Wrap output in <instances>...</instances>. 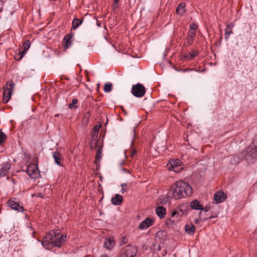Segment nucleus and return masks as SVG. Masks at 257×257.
Returning <instances> with one entry per match:
<instances>
[{
  "mask_svg": "<svg viewBox=\"0 0 257 257\" xmlns=\"http://www.w3.org/2000/svg\"><path fill=\"white\" fill-rule=\"evenodd\" d=\"M170 192L174 198L179 199L191 196L192 188L187 182L180 180L172 185Z\"/></svg>",
  "mask_w": 257,
  "mask_h": 257,
  "instance_id": "nucleus-1",
  "label": "nucleus"
},
{
  "mask_svg": "<svg viewBox=\"0 0 257 257\" xmlns=\"http://www.w3.org/2000/svg\"><path fill=\"white\" fill-rule=\"evenodd\" d=\"M66 238V235L62 234L60 236V230H52L46 235L41 243L46 247L50 244L59 247L65 241Z\"/></svg>",
  "mask_w": 257,
  "mask_h": 257,
  "instance_id": "nucleus-2",
  "label": "nucleus"
},
{
  "mask_svg": "<svg viewBox=\"0 0 257 257\" xmlns=\"http://www.w3.org/2000/svg\"><path fill=\"white\" fill-rule=\"evenodd\" d=\"M245 159L249 163H253L257 159V145L254 141L245 149Z\"/></svg>",
  "mask_w": 257,
  "mask_h": 257,
  "instance_id": "nucleus-3",
  "label": "nucleus"
},
{
  "mask_svg": "<svg viewBox=\"0 0 257 257\" xmlns=\"http://www.w3.org/2000/svg\"><path fill=\"white\" fill-rule=\"evenodd\" d=\"M137 248L132 245H127L121 250L118 257H135L137 254Z\"/></svg>",
  "mask_w": 257,
  "mask_h": 257,
  "instance_id": "nucleus-4",
  "label": "nucleus"
},
{
  "mask_svg": "<svg viewBox=\"0 0 257 257\" xmlns=\"http://www.w3.org/2000/svg\"><path fill=\"white\" fill-rule=\"evenodd\" d=\"M167 167L169 170L176 173L181 172L183 169L182 162L178 159L170 160Z\"/></svg>",
  "mask_w": 257,
  "mask_h": 257,
  "instance_id": "nucleus-5",
  "label": "nucleus"
},
{
  "mask_svg": "<svg viewBox=\"0 0 257 257\" xmlns=\"http://www.w3.org/2000/svg\"><path fill=\"white\" fill-rule=\"evenodd\" d=\"M146 92L145 87L141 84L138 83L133 86L132 88V94L137 97H141Z\"/></svg>",
  "mask_w": 257,
  "mask_h": 257,
  "instance_id": "nucleus-6",
  "label": "nucleus"
},
{
  "mask_svg": "<svg viewBox=\"0 0 257 257\" xmlns=\"http://www.w3.org/2000/svg\"><path fill=\"white\" fill-rule=\"evenodd\" d=\"M15 84L13 82L10 83L9 85H7L4 88V103H7L11 97L12 92L14 89Z\"/></svg>",
  "mask_w": 257,
  "mask_h": 257,
  "instance_id": "nucleus-7",
  "label": "nucleus"
},
{
  "mask_svg": "<svg viewBox=\"0 0 257 257\" xmlns=\"http://www.w3.org/2000/svg\"><path fill=\"white\" fill-rule=\"evenodd\" d=\"M27 173L32 179H36L39 176L38 167L35 164L29 165L27 167Z\"/></svg>",
  "mask_w": 257,
  "mask_h": 257,
  "instance_id": "nucleus-8",
  "label": "nucleus"
},
{
  "mask_svg": "<svg viewBox=\"0 0 257 257\" xmlns=\"http://www.w3.org/2000/svg\"><path fill=\"white\" fill-rule=\"evenodd\" d=\"M8 205L9 207H11L12 209L18 211L19 212H22L23 211V206H21L16 200L15 198H12L9 200L8 201Z\"/></svg>",
  "mask_w": 257,
  "mask_h": 257,
  "instance_id": "nucleus-9",
  "label": "nucleus"
},
{
  "mask_svg": "<svg viewBox=\"0 0 257 257\" xmlns=\"http://www.w3.org/2000/svg\"><path fill=\"white\" fill-rule=\"evenodd\" d=\"M154 222L153 219L148 217L140 223L139 227L141 230H144L153 225Z\"/></svg>",
  "mask_w": 257,
  "mask_h": 257,
  "instance_id": "nucleus-10",
  "label": "nucleus"
},
{
  "mask_svg": "<svg viewBox=\"0 0 257 257\" xmlns=\"http://www.w3.org/2000/svg\"><path fill=\"white\" fill-rule=\"evenodd\" d=\"M226 194L222 191L216 192L214 195V199L217 203L222 202L226 198Z\"/></svg>",
  "mask_w": 257,
  "mask_h": 257,
  "instance_id": "nucleus-11",
  "label": "nucleus"
},
{
  "mask_svg": "<svg viewBox=\"0 0 257 257\" xmlns=\"http://www.w3.org/2000/svg\"><path fill=\"white\" fill-rule=\"evenodd\" d=\"M11 166V164L8 162L4 163L0 169V176L5 177L6 176L9 172Z\"/></svg>",
  "mask_w": 257,
  "mask_h": 257,
  "instance_id": "nucleus-12",
  "label": "nucleus"
},
{
  "mask_svg": "<svg viewBox=\"0 0 257 257\" xmlns=\"http://www.w3.org/2000/svg\"><path fill=\"white\" fill-rule=\"evenodd\" d=\"M187 214V212L185 210V205H181L175 211H173L172 213L171 216L172 217H174L175 215H177L178 216H181L184 215H186Z\"/></svg>",
  "mask_w": 257,
  "mask_h": 257,
  "instance_id": "nucleus-13",
  "label": "nucleus"
},
{
  "mask_svg": "<svg viewBox=\"0 0 257 257\" xmlns=\"http://www.w3.org/2000/svg\"><path fill=\"white\" fill-rule=\"evenodd\" d=\"M156 213L160 218H164L166 214V208L162 206H159L156 209Z\"/></svg>",
  "mask_w": 257,
  "mask_h": 257,
  "instance_id": "nucleus-14",
  "label": "nucleus"
},
{
  "mask_svg": "<svg viewBox=\"0 0 257 257\" xmlns=\"http://www.w3.org/2000/svg\"><path fill=\"white\" fill-rule=\"evenodd\" d=\"M122 200V197L120 195L117 194L111 198V201L112 204L119 205L121 203Z\"/></svg>",
  "mask_w": 257,
  "mask_h": 257,
  "instance_id": "nucleus-15",
  "label": "nucleus"
},
{
  "mask_svg": "<svg viewBox=\"0 0 257 257\" xmlns=\"http://www.w3.org/2000/svg\"><path fill=\"white\" fill-rule=\"evenodd\" d=\"M190 206L193 209L196 210H204L203 206L197 200H194L190 203Z\"/></svg>",
  "mask_w": 257,
  "mask_h": 257,
  "instance_id": "nucleus-16",
  "label": "nucleus"
},
{
  "mask_svg": "<svg viewBox=\"0 0 257 257\" xmlns=\"http://www.w3.org/2000/svg\"><path fill=\"white\" fill-rule=\"evenodd\" d=\"M114 244V241L113 238L109 237L105 239L104 243V247L107 249H111Z\"/></svg>",
  "mask_w": 257,
  "mask_h": 257,
  "instance_id": "nucleus-17",
  "label": "nucleus"
},
{
  "mask_svg": "<svg viewBox=\"0 0 257 257\" xmlns=\"http://www.w3.org/2000/svg\"><path fill=\"white\" fill-rule=\"evenodd\" d=\"M185 7L186 5L185 3H180L177 8V9L176 10V13L178 15H182L184 13H185L186 11Z\"/></svg>",
  "mask_w": 257,
  "mask_h": 257,
  "instance_id": "nucleus-18",
  "label": "nucleus"
},
{
  "mask_svg": "<svg viewBox=\"0 0 257 257\" xmlns=\"http://www.w3.org/2000/svg\"><path fill=\"white\" fill-rule=\"evenodd\" d=\"M185 230L188 234H193L195 231V227L192 224H186L185 226Z\"/></svg>",
  "mask_w": 257,
  "mask_h": 257,
  "instance_id": "nucleus-19",
  "label": "nucleus"
},
{
  "mask_svg": "<svg viewBox=\"0 0 257 257\" xmlns=\"http://www.w3.org/2000/svg\"><path fill=\"white\" fill-rule=\"evenodd\" d=\"M196 35V32L194 30L189 31L188 33V36L187 38L188 45H191L194 40Z\"/></svg>",
  "mask_w": 257,
  "mask_h": 257,
  "instance_id": "nucleus-20",
  "label": "nucleus"
},
{
  "mask_svg": "<svg viewBox=\"0 0 257 257\" xmlns=\"http://www.w3.org/2000/svg\"><path fill=\"white\" fill-rule=\"evenodd\" d=\"M101 145L100 142L97 138H92L90 142V147L91 149H97L99 146Z\"/></svg>",
  "mask_w": 257,
  "mask_h": 257,
  "instance_id": "nucleus-21",
  "label": "nucleus"
},
{
  "mask_svg": "<svg viewBox=\"0 0 257 257\" xmlns=\"http://www.w3.org/2000/svg\"><path fill=\"white\" fill-rule=\"evenodd\" d=\"M234 25L232 23H230L227 26L225 32V37L226 39H227L229 36L232 33V29Z\"/></svg>",
  "mask_w": 257,
  "mask_h": 257,
  "instance_id": "nucleus-22",
  "label": "nucleus"
},
{
  "mask_svg": "<svg viewBox=\"0 0 257 257\" xmlns=\"http://www.w3.org/2000/svg\"><path fill=\"white\" fill-rule=\"evenodd\" d=\"M83 22L82 19H78L77 18H74L72 22V27L75 30Z\"/></svg>",
  "mask_w": 257,
  "mask_h": 257,
  "instance_id": "nucleus-23",
  "label": "nucleus"
},
{
  "mask_svg": "<svg viewBox=\"0 0 257 257\" xmlns=\"http://www.w3.org/2000/svg\"><path fill=\"white\" fill-rule=\"evenodd\" d=\"M72 36L71 34L67 35L64 38V41H65V45H64V47L66 49L68 48L71 45V41L70 40V39L71 38Z\"/></svg>",
  "mask_w": 257,
  "mask_h": 257,
  "instance_id": "nucleus-24",
  "label": "nucleus"
},
{
  "mask_svg": "<svg viewBox=\"0 0 257 257\" xmlns=\"http://www.w3.org/2000/svg\"><path fill=\"white\" fill-rule=\"evenodd\" d=\"M197 55V53L195 51H193L192 52H187L184 56L186 59H193L195 56H196Z\"/></svg>",
  "mask_w": 257,
  "mask_h": 257,
  "instance_id": "nucleus-25",
  "label": "nucleus"
},
{
  "mask_svg": "<svg viewBox=\"0 0 257 257\" xmlns=\"http://www.w3.org/2000/svg\"><path fill=\"white\" fill-rule=\"evenodd\" d=\"M100 126L98 125H95L93 128V130L91 132V137L92 138H97L98 133L99 130Z\"/></svg>",
  "mask_w": 257,
  "mask_h": 257,
  "instance_id": "nucleus-26",
  "label": "nucleus"
},
{
  "mask_svg": "<svg viewBox=\"0 0 257 257\" xmlns=\"http://www.w3.org/2000/svg\"><path fill=\"white\" fill-rule=\"evenodd\" d=\"M60 154L58 152H55L53 154V158L55 160V162L58 165L61 166V159L60 157Z\"/></svg>",
  "mask_w": 257,
  "mask_h": 257,
  "instance_id": "nucleus-27",
  "label": "nucleus"
},
{
  "mask_svg": "<svg viewBox=\"0 0 257 257\" xmlns=\"http://www.w3.org/2000/svg\"><path fill=\"white\" fill-rule=\"evenodd\" d=\"M102 145H99V147L97 149V154L96 155V158L98 161H100L101 159V153L102 151Z\"/></svg>",
  "mask_w": 257,
  "mask_h": 257,
  "instance_id": "nucleus-28",
  "label": "nucleus"
},
{
  "mask_svg": "<svg viewBox=\"0 0 257 257\" xmlns=\"http://www.w3.org/2000/svg\"><path fill=\"white\" fill-rule=\"evenodd\" d=\"M112 89V84L110 83H106L104 86V91L105 92H109Z\"/></svg>",
  "mask_w": 257,
  "mask_h": 257,
  "instance_id": "nucleus-29",
  "label": "nucleus"
},
{
  "mask_svg": "<svg viewBox=\"0 0 257 257\" xmlns=\"http://www.w3.org/2000/svg\"><path fill=\"white\" fill-rule=\"evenodd\" d=\"M30 45V41L29 40H27L23 45L24 52H26L29 49Z\"/></svg>",
  "mask_w": 257,
  "mask_h": 257,
  "instance_id": "nucleus-30",
  "label": "nucleus"
},
{
  "mask_svg": "<svg viewBox=\"0 0 257 257\" xmlns=\"http://www.w3.org/2000/svg\"><path fill=\"white\" fill-rule=\"evenodd\" d=\"M77 99L76 98H73L72 101V103L69 104L68 105V107L70 109H72L73 108L76 107V106L75 104H76L77 103Z\"/></svg>",
  "mask_w": 257,
  "mask_h": 257,
  "instance_id": "nucleus-31",
  "label": "nucleus"
},
{
  "mask_svg": "<svg viewBox=\"0 0 257 257\" xmlns=\"http://www.w3.org/2000/svg\"><path fill=\"white\" fill-rule=\"evenodd\" d=\"M6 135L4 133L0 132V144L3 143L6 140Z\"/></svg>",
  "mask_w": 257,
  "mask_h": 257,
  "instance_id": "nucleus-32",
  "label": "nucleus"
},
{
  "mask_svg": "<svg viewBox=\"0 0 257 257\" xmlns=\"http://www.w3.org/2000/svg\"><path fill=\"white\" fill-rule=\"evenodd\" d=\"M198 28L197 25L195 23H192L190 25V30H194V32H196L197 29Z\"/></svg>",
  "mask_w": 257,
  "mask_h": 257,
  "instance_id": "nucleus-33",
  "label": "nucleus"
},
{
  "mask_svg": "<svg viewBox=\"0 0 257 257\" xmlns=\"http://www.w3.org/2000/svg\"><path fill=\"white\" fill-rule=\"evenodd\" d=\"M121 189L120 190V193L123 194L126 190L127 185L126 184H122L121 185Z\"/></svg>",
  "mask_w": 257,
  "mask_h": 257,
  "instance_id": "nucleus-34",
  "label": "nucleus"
},
{
  "mask_svg": "<svg viewBox=\"0 0 257 257\" xmlns=\"http://www.w3.org/2000/svg\"><path fill=\"white\" fill-rule=\"evenodd\" d=\"M129 155L131 158H133L134 155L136 154V151L135 150L132 149L128 152Z\"/></svg>",
  "mask_w": 257,
  "mask_h": 257,
  "instance_id": "nucleus-35",
  "label": "nucleus"
},
{
  "mask_svg": "<svg viewBox=\"0 0 257 257\" xmlns=\"http://www.w3.org/2000/svg\"><path fill=\"white\" fill-rule=\"evenodd\" d=\"M119 0H113V8L116 9L118 7V2Z\"/></svg>",
  "mask_w": 257,
  "mask_h": 257,
  "instance_id": "nucleus-36",
  "label": "nucleus"
},
{
  "mask_svg": "<svg viewBox=\"0 0 257 257\" xmlns=\"http://www.w3.org/2000/svg\"><path fill=\"white\" fill-rule=\"evenodd\" d=\"M26 52H24V49L23 50V51H21V52H20L19 53V55H21V56L19 58L18 60H20L21 59H22V58L23 57L24 55L25 54Z\"/></svg>",
  "mask_w": 257,
  "mask_h": 257,
  "instance_id": "nucleus-37",
  "label": "nucleus"
},
{
  "mask_svg": "<svg viewBox=\"0 0 257 257\" xmlns=\"http://www.w3.org/2000/svg\"><path fill=\"white\" fill-rule=\"evenodd\" d=\"M26 52H24V49L23 50V51H21V52H20L19 53V55H21V56L19 58L18 60H20L21 59H22V58L23 57L24 55L25 54Z\"/></svg>",
  "mask_w": 257,
  "mask_h": 257,
  "instance_id": "nucleus-38",
  "label": "nucleus"
},
{
  "mask_svg": "<svg viewBox=\"0 0 257 257\" xmlns=\"http://www.w3.org/2000/svg\"><path fill=\"white\" fill-rule=\"evenodd\" d=\"M4 1L3 0H0V12L3 9V5H4Z\"/></svg>",
  "mask_w": 257,
  "mask_h": 257,
  "instance_id": "nucleus-39",
  "label": "nucleus"
},
{
  "mask_svg": "<svg viewBox=\"0 0 257 257\" xmlns=\"http://www.w3.org/2000/svg\"><path fill=\"white\" fill-rule=\"evenodd\" d=\"M131 133H132V137H134L135 136V129L132 130Z\"/></svg>",
  "mask_w": 257,
  "mask_h": 257,
  "instance_id": "nucleus-40",
  "label": "nucleus"
},
{
  "mask_svg": "<svg viewBox=\"0 0 257 257\" xmlns=\"http://www.w3.org/2000/svg\"><path fill=\"white\" fill-rule=\"evenodd\" d=\"M121 170H122V172H126V173H130V171H128L127 169H122Z\"/></svg>",
  "mask_w": 257,
  "mask_h": 257,
  "instance_id": "nucleus-41",
  "label": "nucleus"
},
{
  "mask_svg": "<svg viewBox=\"0 0 257 257\" xmlns=\"http://www.w3.org/2000/svg\"><path fill=\"white\" fill-rule=\"evenodd\" d=\"M100 257H108V256L106 254H102Z\"/></svg>",
  "mask_w": 257,
  "mask_h": 257,
  "instance_id": "nucleus-42",
  "label": "nucleus"
},
{
  "mask_svg": "<svg viewBox=\"0 0 257 257\" xmlns=\"http://www.w3.org/2000/svg\"><path fill=\"white\" fill-rule=\"evenodd\" d=\"M204 210H205L206 212H207V211H208V208H205L204 209Z\"/></svg>",
  "mask_w": 257,
  "mask_h": 257,
  "instance_id": "nucleus-43",
  "label": "nucleus"
},
{
  "mask_svg": "<svg viewBox=\"0 0 257 257\" xmlns=\"http://www.w3.org/2000/svg\"><path fill=\"white\" fill-rule=\"evenodd\" d=\"M39 196H40V197H42V195H41V194H39Z\"/></svg>",
  "mask_w": 257,
  "mask_h": 257,
  "instance_id": "nucleus-44",
  "label": "nucleus"
},
{
  "mask_svg": "<svg viewBox=\"0 0 257 257\" xmlns=\"http://www.w3.org/2000/svg\"><path fill=\"white\" fill-rule=\"evenodd\" d=\"M97 86L99 87V84H97Z\"/></svg>",
  "mask_w": 257,
  "mask_h": 257,
  "instance_id": "nucleus-45",
  "label": "nucleus"
},
{
  "mask_svg": "<svg viewBox=\"0 0 257 257\" xmlns=\"http://www.w3.org/2000/svg\"><path fill=\"white\" fill-rule=\"evenodd\" d=\"M196 223H197V222H198V220H196Z\"/></svg>",
  "mask_w": 257,
  "mask_h": 257,
  "instance_id": "nucleus-46",
  "label": "nucleus"
}]
</instances>
